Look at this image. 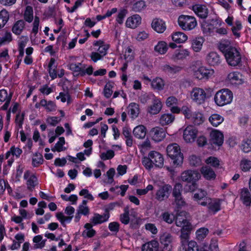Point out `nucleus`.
Instances as JSON below:
<instances>
[{
	"label": "nucleus",
	"instance_id": "f257e3e1",
	"mask_svg": "<svg viewBox=\"0 0 251 251\" xmlns=\"http://www.w3.org/2000/svg\"><path fill=\"white\" fill-rule=\"evenodd\" d=\"M219 49L224 54L229 66L239 67L242 66L241 53L237 48L231 46L229 42L220 43Z\"/></svg>",
	"mask_w": 251,
	"mask_h": 251
},
{
	"label": "nucleus",
	"instance_id": "f03ea898",
	"mask_svg": "<svg viewBox=\"0 0 251 251\" xmlns=\"http://www.w3.org/2000/svg\"><path fill=\"white\" fill-rule=\"evenodd\" d=\"M233 100L232 91L227 88L222 89L218 91L214 96V101L219 106H223L230 104Z\"/></svg>",
	"mask_w": 251,
	"mask_h": 251
},
{
	"label": "nucleus",
	"instance_id": "7ed1b4c3",
	"mask_svg": "<svg viewBox=\"0 0 251 251\" xmlns=\"http://www.w3.org/2000/svg\"><path fill=\"white\" fill-rule=\"evenodd\" d=\"M168 155L173 160L175 165H179L183 162V156L180 151L179 146L176 143L168 146L167 148Z\"/></svg>",
	"mask_w": 251,
	"mask_h": 251
},
{
	"label": "nucleus",
	"instance_id": "20e7f679",
	"mask_svg": "<svg viewBox=\"0 0 251 251\" xmlns=\"http://www.w3.org/2000/svg\"><path fill=\"white\" fill-rule=\"evenodd\" d=\"M179 26L184 30H191L197 25L196 18L191 16L181 15L178 18Z\"/></svg>",
	"mask_w": 251,
	"mask_h": 251
},
{
	"label": "nucleus",
	"instance_id": "39448f33",
	"mask_svg": "<svg viewBox=\"0 0 251 251\" xmlns=\"http://www.w3.org/2000/svg\"><path fill=\"white\" fill-rule=\"evenodd\" d=\"M182 190V186L177 183L175 184L173 190L172 195L174 198V204L177 208L181 207L186 204L184 199L182 198L181 192Z\"/></svg>",
	"mask_w": 251,
	"mask_h": 251
},
{
	"label": "nucleus",
	"instance_id": "423d86ee",
	"mask_svg": "<svg viewBox=\"0 0 251 251\" xmlns=\"http://www.w3.org/2000/svg\"><path fill=\"white\" fill-rule=\"evenodd\" d=\"M191 97L194 102L198 105L203 104L206 99L205 91L201 88L195 87L191 93Z\"/></svg>",
	"mask_w": 251,
	"mask_h": 251
},
{
	"label": "nucleus",
	"instance_id": "0eeeda50",
	"mask_svg": "<svg viewBox=\"0 0 251 251\" xmlns=\"http://www.w3.org/2000/svg\"><path fill=\"white\" fill-rule=\"evenodd\" d=\"M185 117L195 125H199L204 121L203 115L199 111H181Z\"/></svg>",
	"mask_w": 251,
	"mask_h": 251
},
{
	"label": "nucleus",
	"instance_id": "6e6552de",
	"mask_svg": "<svg viewBox=\"0 0 251 251\" xmlns=\"http://www.w3.org/2000/svg\"><path fill=\"white\" fill-rule=\"evenodd\" d=\"M200 205L203 206H207L208 209L214 213L220 210V201L217 199H211L210 198H204V201L200 202Z\"/></svg>",
	"mask_w": 251,
	"mask_h": 251
},
{
	"label": "nucleus",
	"instance_id": "1a4fd4ad",
	"mask_svg": "<svg viewBox=\"0 0 251 251\" xmlns=\"http://www.w3.org/2000/svg\"><path fill=\"white\" fill-rule=\"evenodd\" d=\"M226 80L229 84L234 86L241 85L244 83L243 75L238 71L229 73L227 76Z\"/></svg>",
	"mask_w": 251,
	"mask_h": 251
},
{
	"label": "nucleus",
	"instance_id": "9d476101",
	"mask_svg": "<svg viewBox=\"0 0 251 251\" xmlns=\"http://www.w3.org/2000/svg\"><path fill=\"white\" fill-rule=\"evenodd\" d=\"M201 178L200 174L196 171L187 170L181 174L182 181L188 182H196Z\"/></svg>",
	"mask_w": 251,
	"mask_h": 251
},
{
	"label": "nucleus",
	"instance_id": "9b49d317",
	"mask_svg": "<svg viewBox=\"0 0 251 251\" xmlns=\"http://www.w3.org/2000/svg\"><path fill=\"white\" fill-rule=\"evenodd\" d=\"M12 93H10L8 94L7 91L4 89L0 90V102H5L0 107V110H7L12 99Z\"/></svg>",
	"mask_w": 251,
	"mask_h": 251
},
{
	"label": "nucleus",
	"instance_id": "f8f14e48",
	"mask_svg": "<svg viewBox=\"0 0 251 251\" xmlns=\"http://www.w3.org/2000/svg\"><path fill=\"white\" fill-rule=\"evenodd\" d=\"M198 131L192 126H188L184 130L183 138L187 143L194 142L197 137Z\"/></svg>",
	"mask_w": 251,
	"mask_h": 251
},
{
	"label": "nucleus",
	"instance_id": "ddd939ff",
	"mask_svg": "<svg viewBox=\"0 0 251 251\" xmlns=\"http://www.w3.org/2000/svg\"><path fill=\"white\" fill-rule=\"evenodd\" d=\"M166 104L167 107L170 108V110H189L188 108L185 106H183L181 108L180 101L175 96L169 97L166 100Z\"/></svg>",
	"mask_w": 251,
	"mask_h": 251
},
{
	"label": "nucleus",
	"instance_id": "4468645a",
	"mask_svg": "<svg viewBox=\"0 0 251 251\" xmlns=\"http://www.w3.org/2000/svg\"><path fill=\"white\" fill-rule=\"evenodd\" d=\"M192 10L200 18L205 19L208 14V9L204 4H196L192 6Z\"/></svg>",
	"mask_w": 251,
	"mask_h": 251
},
{
	"label": "nucleus",
	"instance_id": "2eb2a0df",
	"mask_svg": "<svg viewBox=\"0 0 251 251\" xmlns=\"http://www.w3.org/2000/svg\"><path fill=\"white\" fill-rule=\"evenodd\" d=\"M211 144L220 146L224 142V135L217 130H212L210 134Z\"/></svg>",
	"mask_w": 251,
	"mask_h": 251
},
{
	"label": "nucleus",
	"instance_id": "dca6fc26",
	"mask_svg": "<svg viewBox=\"0 0 251 251\" xmlns=\"http://www.w3.org/2000/svg\"><path fill=\"white\" fill-rule=\"evenodd\" d=\"M171 189L172 187L168 184L160 187L156 192V199L159 201H162L168 198Z\"/></svg>",
	"mask_w": 251,
	"mask_h": 251
},
{
	"label": "nucleus",
	"instance_id": "f3484780",
	"mask_svg": "<svg viewBox=\"0 0 251 251\" xmlns=\"http://www.w3.org/2000/svg\"><path fill=\"white\" fill-rule=\"evenodd\" d=\"M151 157V161L156 167L162 168L164 164V158L161 154L155 151H151L149 153Z\"/></svg>",
	"mask_w": 251,
	"mask_h": 251
},
{
	"label": "nucleus",
	"instance_id": "a211bd4d",
	"mask_svg": "<svg viewBox=\"0 0 251 251\" xmlns=\"http://www.w3.org/2000/svg\"><path fill=\"white\" fill-rule=\"evenodd\" d=\"M213 73V70H209L202 66L200 67L198 70L195 72L194 75L196 78L199 80H202L203 79H207Z\"/></svg>",
	"mask_w": 251,
	"mask_h": 251
},
{
	"label": "nucleus",
	"instance_id": "6ab92c4d",
	"mask_svg": "<svg viewBox=\"0 0 251 251\" xmlns=\"http://www.w3.org/2000/svg\"><path fill=\"white\" fill-rule=\"evenodd\" d=\"M206 60L209 65L213 67L219 65L222 61L220 56L215 51L209 52L206 56Z\"/></svg>",
	"mask_w": 251,
	"mask_h": 251
},
{
	"label": "nucleus",
	"instance_id": "aec40b11",
	"mask_svg": "<svg viewBox=\"0 0 251 251\" xmlns=\"http://www.w3.org/2000/svg\"><path fill=\"white\" fill-rule=\"evenodd\" d=\"M186 213L185 212H181L177 215L176 219V226L181 227V230H190L191 225L186 218L182 217V214Z\"/></svg>",
	"mask_w": 251,
	"mask_h": 251
},
{
	"label": "nucleus",
	"instance_id": "412c9836",
	"mask_svg": "<svg viewBox=\"0 0 251 251\" xmlns=\"http://www.w3.org/2000/svg\"><path fill=\"white\" fill-rule=\"evenodd\" d=\"M151 134L152 139L155 142L162 141L166 135L165 130L159 127L152 128L151 130Z\"/></svg>",
	"mask_w": 251,
	"mask_h": 251
},
{
	"label": "nucleus",
	"instance_id": "4be33fe9",
	"mask_svg": "<svg viewBox=\"0 0 251 251\" xmlns=\"http://www.w3.org/2000/svg\"><path fill=\"white\" fill-rule=\"evenodd\" d=\"M24 177L25 179H27L26 185L27 189L30 191H32L35 186L37 184V178L34 175L30 176V172L28 171L25 173Z\"/></svg>",
	"mask_w": 251,
	"mask_h": 251
},
{
	"label": "nucleus",
	"instance_id": "5701e85b",
	"mask_svg": "<svg viewBox=\"0 0 251 251\" xmlns=\"http://www.w3.org/2000/svg\"><path fill=\"white\" fill-rule=\"evenodd\" d=\"M109 218V213H104L103 215H100L98 213H95L90 220V221L94 226L101 224L108 221Z\"/></svg>",
	"mask_w": 251,
	"mask_h": 251
},
{
	"label": "nucleus",
	"instance_id": "b1692460",
	"mask_svg": "<svg viewBox=\"0 0 251 251\" xmlns=\"http://www.w3.org/2000/svg\"><path fill=\"white\" fill-rule=\"evenodd\" d=\"M182 69V67L176 65H170L165 64L161 66L162 71L168 75H173L178 73Z\"/></svg>",
	"mask_w": 251,
	"mask_h": 251
},
{
	"label": "nucleus",
	"instance_id": "393cba45",
	"mask_svg": "<svg viewBox=\"0 0 251 251\" xmlns=\"http://www.w3.org/2000/svg\"><path fill=\"white\" fill-rule=\"evenodd\" d=\"M190 52L187 49H177L172 56V59L176 62L183 60L189 56Z\"/></svg>",
	"mask_w": 251,
	"mask_h": 251
},
{
	"label": "nucleus",
	"instance_id": "a878e982",
	"mask_svg": "<svg viewBox=\"0 0 251 251\" xmlns=\"http://www.w3.org/2000/svg\"><path fill=\"white\" fill-rule=\"evenodd\" d=\"M151 27L155 31L160 33H163L166 28L165 22L158 18L153 20Z\"/></svg>",
	"mask_w": 251,
	"mask_h": 251
},
{
	"label": "nucleus",
	"instance_id": "bb28decb",
	"mask_svg": "<svg viewBox=\"0 0 251 251\" xmlns=\"http://www.w3.org/2000/svg\"><path fill=\"white\" fill-rule=\"evenodd\" d=\"M141 17L138 14H135L127 19L126 25L128 27L134 28L139 25L141 24Z\"/></svg>",
	"mask_w": 251,
	"mask_h": 251
},
{
	"label": "nucleus",
	"instance_id": "cd10ccee",
	"mask_svg": "<svg viewBox=\"0 0 251 251\" xmlns=\"http://www.w3.org/2000/svg\"><path fill=\"white\" fill-rule=\"evenodd\" d=\"M159 243L153 240L142 245L141 251H156L159 249Z\"/></svg>",
	"mask_w": 251,
	"mask_h": 251
},
{
	"label": "nucleus",
	"instance_id": "c85d7f7f",
	"mask_svg": "<svg viewBox=\"0 0 251 251\" xmlns=\"http://www.w3.org/2000/svg\"><path fill=\"white\" fill-rule=\"evenodd\" d=\"M240 199L244 204L250 205L251 203V194L247 188H243L240 192Z\"/></svg>",
	"mask_w": 251,
	"mask_h": 251
},
{
	"label": "nucleus",
	"instance_id": "c756f323",
	"mask_svg": "<svg viewBox=\"0 0 251 251\" xmlns=\"http://www.w3.org/2000/svg\"><path fill=\"white\" fill-rule=\"evenodd\" d=\"M201 172L203 177L207 180L214 179L216 177L214 171L209 166H203L201 169Z\"/></svg>",
	"mask_w": 251,
	"mask_h": 251
},
{
	"label": "nucleus",
	"instance_id": "7c9ffc66",
	"mask_svg": "<svg viewBox=\"0 0 251 251\" xmlns=\"http://www.w3.org/2000/svg\"><path fill=\"white\" fill-rule=\"evenodd\" d=\"M160 243L164 246V248H169V250H171L173 237L170 233H163L160 237Z\"/></svg>",
	"mask_w": 251,
	"mask_h": 251
},
{
	"label": "nucleus",
	"instance_id": "2f4dec72",
	"mask_svg": "<svg viewBox=\"0 0 251 251\" xmlns=\"http://www.w3.org/2000/svg\"><path fill=\"white\" fill-rule=\"evenodd\" d=\"M172 39L176 43H184L188 39L187 36L183 32L176 31L172 34Z\"/></svg>",
	"mask_w": 251,
	"mask_h": 251
},
{
	"label": "nucleus",
	"instance_id": "473e14b6",
	"mask_svg": "<svg viewBox=\"0 0 251 251\" xmlns=\"http://www.w3.org/2000/svg\"><path fill=\"white\" fill-rule=\"evenodd\" d=\"M180 239L181 247L184 250L188 246L190 242L189 230H181Z\"/></svg>",
	"mask_w": 251,
	"mask_h": 251
},
{
	"label": "nucleus",
	"instance_id": "72a5a7b5",
	"mask_svg": "<svg viewBox=\"0 0 251 251\" xmlns=\"http://www.w3.org/2000/svg\"><path fill=\"white\" fill-rule=\"evenodd\" d=\"M133 134L138 139H144L146 135V128L143 125L137 126L134 128Z\"/></svg>",
	"mask_w": 251,
	"mask_h": 251
},
{
	"label": "nucleus",
	"instance_id": "f704fd0d",
	"mask_svg": "<svg viewBox=\"0 0 251 251\" xmlns=\"http://www.w3.org/2000/svg\"><path fill=\"white\" fill-rule=\"evenodd\" d=\"M25 22L22 20H18L15 23L12 28V32L17 35H19L22 32L24 28H25Z\"/></svg>",
	"mask_w": 251,
	"mask_h": 251
},
{
	"label": "nucleus",
	"instance_id": "c9c22d12",
	"mask_svg": "<svg viewBox=\"0 0 251 251\" xmlns=\"http://www.w3.org/2000/svg\"><path fill=\"white\" fill-rule=\"evenodd\" d=\"M93 226L94 225L91 222L85 224L84 227L85 229L82 232L83 236L92 238L96 235V231L93 228Z\"/></svg>",
	"mask_w": 251,
	"mask_h": 251
},
{
	"label": "nucleus",
	"instance_id": "e433bc0d",
	"mask_svg": "<svg viewBox=\"0 0 251 251\" xmlns=\"http://www.w3.org/2000/svg\"><path fill=\"white\" fill-rule=\"evenodd\" d=\"M175 119V116L172 113L163 114L159 120V122L162 126H165L172 123Z\"/></svg>",
	"mask_w": 251,
	"mask_h": 251
},
{
	"label": "nucleus",
	"instance_id": "4c0bfd02",
	"mask_svg": "<svg viewBox=\"0 0 251 251\" xmlns=\"http://www.w3.org/2000/svg\"><path fill=\"white\" fill-rule=\"evenodd\" d=\"M55 62V59L54 58H51L49 63L48 67L49 69V73L51 79H54L57 76L56 71V66H53Z\"/></svg>",
	"mask_w": 251,
	"mask_h": 251
},
{
	"label": "nucleus",
	"instance_id": "58836bf2",
	"mask_svg": "<svg viewBox=\"0 0 251 251\" xmlns=\"http://www.w3.org/2000/svg\"><path fill=\"white\" fill-rule=\"evenodd\" d=\"M243 26L242 23L240 20H236L234 22V25H233L231 27V31L233 35L237 38L241 36L239 31L242 29Z\"/></svg>",
	"mask_w": 251,
	"mask_h": 251
},
{
	"label": "nucleus",
	"instance_id": "ea45409f",
	"mask_svg": "<svg viewBox=\"0 0 251 251\" xmlns=\"http://www.w3.org/2000/svg\"><path fill=\"white\" fill-rule=\"evenodd\" d=\"M151 86L154 89L162 90L164 88V81L161 78L157 77L152 80Z\"/></svg>",
	"mask_w": 251,
	"mask_h": 251
},
{
	"label": "nucleus",
	"instance_id": "a19ab883",
	"mask_svg": "<svg viewBox=\"0 0 251 251\" xmlns=\"http://www.w3.org/2000/svg\"><path fill=\"white\" fill-rule=\"evenodd\" d=\"M207 195V192L205 191L202 189H200L197 192L194 194L193 199L200 205V202L204 201V198H209L206 197Z\"/></svg>",
	"mask_w": 251,
	"mask_h": 251
},
{
	"label": "nucleus",
	"instance_id": "79ce46f5",
	"mask_svg": "<svg viewBox=\"0 0 251 251\" xmlns=\"http://www.w3.org/2000/svg\"><path fill=\"white\" fill-rule=\"evenodd\" d=\"M168 49V46L165 41H159L157 44L154 47L155 51L161 54H165Z\"/></svg>",
	"mask_w": 251,
	"mask_h": 251
},
{
	"label": "nucleus",
	"instance_id": "37998d69",
	"mask_svg": "<svg viewBox=\"0 0 251 251\" xmlns=\"http://www.w3.org/2000/svg\"><path fill=\"white\" fill-rule=\"evenodd\" d=\"M124 212L120 215V222L124 224L127 225L130 221L129 218V207L126 206L124 209Z\"/></svg>",
	"mask_w": 251,
	"mask_h": 251
},
{
	"label": "nucleus",
	"instance_id": "c03bdc74",
	"mask_svg": "<svg viewBox=\"0 0 251 251\" xmlns=\"http://www.w3.org/2000/svg\"><path fill=\"white\" fill-rule=\"evenodd\" d=\"M203 39L201 37L196 38L192 42V48L195 52L200 51L202 48Z\"/></svg>",
	"mask_w": 251,
	"mask_h": 251
},
{
	"label": "nucleus",
	"instance_id": "a18cd8bd",
	"mask_svg": "<svg viewBox=\"0 0 251 251\" xmlns=\"http://www.w3.org/2000/svg\"><path fill=\"white\" fill-rule=\"evenodd\" d=\"M211 124L215 126L221 124L224 121V118L217 114H212L209 119Z\"/></svg>",
	"mask_w": 251,
	"mask_h": 251
},
{
	"label": "nucleus",
	"instance_id": "49530a36",
	"mask_svg": "<svg viewBox=\"0 0 251 251\" xmlns=\"http://www.w3.org/2000/svg\"><path fill=\"white\" fill-rule=\"evenodd\" d=\"M9 19V15L7 11L3 9L0 11V29L5 25Z\"/></svg>",
	"mask_w": 251,
	"mask_h": 251
},
{
	"label": "nucleus",
	"instance_id": "de8ad7c7",
	"mask_svg": "<svg viewBox=\"0 0 251 251\" xmlns=\"http://www.w3.org/2000/svg\"><path fill=\"white\" fill-rule=\"evenodd\" d=\"M33 242L35 243L33 246L34 249H42L45 245L46 240H42V236L39 235L33 238Z\"/></svg>",
	"mask_w": 251,
	"mask_h": 251
},
{
	"label": "nucleus",
	"instance_id": "09e8293b",
	"mask_svg": "<svg viewBox=\"0 0 251 251\" xmlns=\"http://www.w3.org/2000/svg\"><path fill=\"white\" fill-rule=\"evenodd\" d=\"M65 141L63 137H60L59 141L54 146V147L51 149V151L53 152L57 151L60 152L61 151H65L66 148L63 147V145L65 144Z\"/></svg>",
	"mask_w": 251,
	"mask_h": 251
},
{
	"label": "nucleus",
	"instance_id": "8fccbe9b",
	"mask_svg": "<svg viewBox=\"0 0 251 251\" xmlns=\"http://www.w3.org/2000/svg\"><path fill=\"white\" fill-rule=\"evenodd\" d=\"M208 232V229L205 227L201 228L198 229L196 232L197 239L199 241L202 240L206 237Z\"/></svg>",
	"mask_w": 251,
	"mask_h": 251
},
{
	"label": "nucleus",
	"instance_id": "3c124183",
	"mask_svg": "<svg viewBox=\"0 0 251 251\" xmlns=\"http://www.w3.org/2000/svg\"><path fill=\"white\" fill-rule=\"evenodd\" d=\"M146 7L145 2L143 0H140L133 4L132 10L135 12H140Z\"/></svg>",
	"mask_w": 251,
	"mask_h": 251
},
{
	"label": "nucleus",
	"instance_id": "603ef678",
	"mask_svg": "<svg viewBox=\"0 0 251 251\" xmlns=\"http://www.w3.org/2000/svg\"><path fill=\"white\" fill-rule=\"evenodd\" d=\"M33 19V9L32 7L28 6L24 14V19L28 23H31Z\"/></svg>",
	"mask_w": 251,
	"mask_h": 251
},
{
	"label": "nucleus",
	"instance_id": "864d4df0",
	"mask_svg": "<svg viewBox=\"0 0 251 251\" xmlns=\"http://www.w3.org/2000/svg\"><path fill=\"white\" fill-rule=\"evenodd\" d=\"M57 100H60L62 102H67V103H70L72 101V98L71 95L68 93L60 92L59 96L56 97Z\"/></svg>",
	"mask_w": 251,
	"mask_h": 251
},
{
	"label": "nucleus",
	"instance_id": "5fc2aeb1",
	"mask_svg": "<svg viewBox=\"0 0 251 251\" xmlns=\"http://www.w3.org/2000/svg\"><path fill=\"white\" fill-rule=\"evenodd\" d=\"M127 13V10L126 9L124 8L120 10L116 19L117 22L120 25L122 24Z\"/></svg>",
	"mask_w": 251,
	"mask_h": 251
},
{
	"label": "nucleus",
	"instance_id": "6e6d98bb",
	"mask_svg": "<svg viewBox=\"0 0 251 251\" xmlns=\"http://www.w3.org/2000/svg\"><path fill=\"white\" fill-rule=\"evenodd\" d=\"M161 217L164 222L169 224L173 223L175 219L174 216L171 215L168 212L163 213Z\"/></svg>",
	"mask_w": 251,
	"mask_h": 251
},
{
	"label": "nucleus",
	"instance_id": "4d7b16f0",
	"mask_svg": "<svg viewBox=\"0 0 251 251\" xmlns=\"http://www.w3.org/2000/svg\"><path fill=\"white\" fill-rule=\"evenodd\" d=\"M184 251H200L199 247L197 243L193 240L190 241L188 246L184 249Z\"/></svg>",
	"mask_w": 251,
	"mask_h": 251
},
{
	"label": "nucleus",
	"instance_id": "13d9d810",
	"mask_svg": "<svg viewBox=\"0 0 251 251\" xmlns=\"http://www.w3.org/2000/svg\"><path fill=\"white\" fill-rule=\"evenodd\" d=\"M242 149L244 152L246 153L251 151V139H246L243 141Z\"/></svg>",
	"mask_w": 251,
	"mask_h": 251
},
{
	"label": "nucleus",
	"instance_id": "bf43d9fd",
	"mask_svg": "<svg viewBox=\"0 0 251 251\" xmlns=\"http://www.w3.org/2000/svg\"><path fill=\"white\" fill-rule=\"evenodd\" d=\"M43 162V158L41 154L36 153L32 158V165L34 167H38L42 164Z\"/></svg>",
	"mask_w": 251,
	"mask_h": 251
},
{
	"label": "nucleus",
	"instance_id": "052dcab7",
	"mask_svg": "<svg viewBox=\"0 0 251 251\" xmlns=\"http://www.w3.org/2000/svg\"><path fill=\"white\" fill-rule=\"evenodd\" d=\"M151 157L148 156L147 157H144L142 159V164L146 169L150 170L153 167V164L152 161H151Z\"/></svg>",
	"mask_w": 251,
	"mask_h": 251
},
{
	"label": "nucleus",
	"instance_id": "680f3d73",
	"mask_svg": "<svg viewBox=\"0 0 251 251\" xmlns=\"http://www.w3.org/2000/svg\"><path fill=\"white\" fill-rule=\"evenodd\" d=\"M56 216L63 226L65 225V222H70L73 218V216L66 217L61 212L56 213Z\"/></svg>",
	"mask_w": 251,
	"mask_h": 251
},
{
	"label": "nucleus",
	"instance_id": "e2e57ef3",
	"mask_svg": "<svg viewBox=\"0 0 251 251\" xmlns=\"http://www.w3.org/2000/svg\"><path fill=\"white\" fill-rule=\"evenodd\" d=\"M39 104L43 106L46 110H51V109L54 105V103L51 100L48 101L45 99H42Z\"/></svg>",
	"mask_w": 251,
	"mask_h": 251
},
{
	"label": "nucleus",
	"instance_id": "0e129e2a",
	"mask_svg": "<svg viewBox=\"0 0 251 251\" xmlns=\"http://www.w3.org/2000/svg\"><path fill=\"white\" fill-rule=\"evenodd\" d=\"M145 227L147 230L152 234L156 235L158 233V229L154 224L147 223L145 225Z\"/></svg>",
	"mask_w": 251,
	"mask_h": 251
},
{
	"label": "nucleus",
	"instance_id": "69168bd1",
	"mask_svg": "<svg viewBox=\"0 0 251 251\" xmlns=\"http://www.w3.org/2000/svg\"><path fill=\"white\" fill-rule=\"evenodd\" d=\"M241 168L243 171H248L251 168V161L243 159L241 162Z\"/></svg>",
	"mask_w": 251,
	"mask_h": 251
},
{
	"label": "nucleus",
	"instance_id": "338daca9",
	"mask_svg": "<svg viewBox=\"0 0 251 251\" xmlns=\"http://www.w3.org/2000/svg\"><path fill=\"white\" fill-rule=\"evenodd\" d=\"M205 162L207 164H210L214 167H217L220 165L219 160L214 157H209L206 160Z\"/></svg>",
	"mask_w": 251,
	"mask_h": 251
},
{
	"label": "nucleus",
	"instance_id": "774afa93",
	"mask_svg": "<svg viewBox=\"0 0 251 251\" xmlns=\"http://www.w3.org/2000/svg\"><path fill=\"white\" fill-rule=\"evenodd\" d=\"M114 156V152L112 150H108L106 152H103L100 154V158L102 160L110 159Z\"/></svg>",
	"mask_w": 251,
	"mask_h": 251
}]
</instances>
